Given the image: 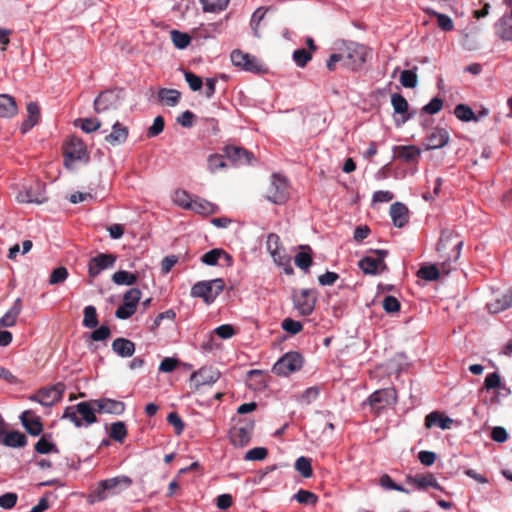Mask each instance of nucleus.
<instances>
[{
	"mask_svg": "<svg viewBox=\"0 0 512 512\" xmlns=\"http://www.w3.org/2000/svg\"><path fill=\"white\" fill-rule=\"evenodd\" d=\"M16 200L19 203H36L42 204L47 201L45 195V186L40 182L34 185L23 186V189L16 195Z\"/></svg>",
	"mask_w": 512,
	"mask_h": 512,
	"instance_id": "f8f14e48",
	"label": "nucleus"
},
{
	"mask_svg": "<svg viewBox=\"0 0 512 512\" xmlns=\"http://www.w3.org/2000/svg\"><path fill=\"white\" fill-rule=\"evenodd\" d=\"M141 297V291L138 288L129 289L123 297V304L120 305L115 315L119 319H128L130 318L137 309L138 302Z\"/></svg>",
	"mask_w": 512,
	"mask_h": 512,
	"instance_id": "ddd939ff",
	"label": "nucleus"
},
{
	"mask_svg": "<svg viewBox=\"0 0 512 512\" xmlns=\"http://www.w3.org/2000/svg\"><path fill=\"white\" fill-rule=\"evenodd\" d=\"M359 268L365 274H379L382 271L387 269L386 263L381 258H375L371 256H366L362 258L359 263Z\"/></svg>",
	"mask_w": 512,
	"mask_h": 512,
	"instance_id": "393cba45",
	"label": "nucleus"
},
{
	"mask_svg": "<svg viewBox=\"0 0 512 512\" xmlns=\"http://www.w3.org/2000/svg\"><path fill=\"white\" fill-rule=\"evenodd\" d=\"M27 119L23 121L21 125V132L25 134L28 132L32 127H34L39 119H40V108L37 103L35 102H29L27 104Z\"/></svg>",
	"mask_w": 512,
	"mask_h": 512,
	"instance_id": "7c9ffc66",
	"label": "nucleus"
},
{
	"mask_svg": "<svg viewBox=\"0 0 512 512\" xmlns=\"http://www.w3.org/2000/svg\"><path fill=\"white\" fill-rule=\"evenodd\" d=\"M495 34L503 41H512V17L504 14L494 24Z\"/></svg>",
	"mask_w": 512,
	"mask_h": 512,
	"instance_id": "bb28decb",
	"label": "nucleus"
},
{
	"mask_svg": "<svg viewBox=\"0 0 512 512\" xmlns=\"http://www.w3.org/2000/svg\"><path fill=\"white\" fill-rule=\"evenodd\" d=\"M441 273L444 274L441 263L439 267L437 265H423L417 271V276L426 281H435L439 278Z\"/></svg>",
	"mask_w": 512,
	"mask_h": 512,
	"instance_id": "e433bc0d",
	"label": "nucleus"
},
{
	"mask_svg": "<svg viewBox=\"0 0 512 512\" xmlns=\"http://www.w3.org/2000/svg\"><path fill=\"white\" fill-rule=\"evenodd\" d=\"M417 67H414L413 70H403L400 74V83L405 88H414L417 85V75L416 71Z\"/></svg>",
	"mask_w": 512,
	"mask_h": 512,
	"instance_id": "3c124183",
	"label": "nucleus"
},
{
	"mask_svg": "<svg viewBox=\"0 0 512 512\" xmlns=\"http://www.w3.org/2000/svg\"><path fill=\"white\" fill-rule=\"evenodd\" d=\"M341 55L345 56L342 60L343 65L351 70L357 69L365 62L363 46H349L343 52H341Z\"/></svg>",
	"mask_w": 512,
	"mask_h": 512,
	"instance_id": "f3484780",
	"label": "nucleus"
},
{
	"mask_svg": "<svg viewBox=\"0 0 512 512\" xmlns=\"http://www.w3.org/2000/svg\"><path fill=\"white\" fill-rule=\"evenodd\" d=\"M312 59L311 52L306 49H297L293 53V60L299 67H305L307 63Z\"/></svg>",
	"mask_w": 512,
	"mask_h": 512,
	"instance_id": "13d9d810",
	"label": "nucleus"
},
{
	"mask_svg": "<svg viewBox=\"0 0 512 512\" xmlns=\"http://www.w3.org/2000/svg\"><path fill=\"white\" fill-rule=\"evenodd\" d=\"M123 89H113L101 92L94 100V110L96 113H104L110 110H116L121 105L124 98Z\"/></svg>",
	"mask_w": 512,
	"mask_h": 512,
	"instance_id": "0eeeda50",
	"label": "nucleus"
},
{
	"mask_svg": "<svg viewBox=\"0 0 512 512\" xmlns=\"http://www.w3.org/2000/svg\"><path fill=\"white\" fill-rule=\"evenodd\" d=\"M450 136L446 129L435 128L425 138V147L427 150L439 149L447 145Z\"/></svg>",
	"mask_w": 512,
	"mask_h": 512,
	"instance_id": "aec40b11",
	"label": "nucleus"
},
{
	"mask_svg": "<svg viewBox=\"0 0 512 512\" xmlns=\"http://www.w3.org/2000/svg\"><path fill=\"white\" fill-rule=\"evenodd\" d=\"M220 372L212 367H203L197 372H193L190 376V381L194 384L195 388L204 385H211L220 378Z\"/></svg>",
	"mask_w": 512,
	"mask_h": 512,
	"instance_id": "6ab92c4d",
	"label": "nucleus"
},
{
	"mask_svg": "<svg viewBox=\"0 0 512 512\" xmlns=\"http://www.w3.org/2000/svg\"><path fill=\"white\" fill-rule=\"evenodd\" d=\"M390 216L393 221V224L402 228L409 222V210L401 202H395L390 207Z\"/></svg>",
	"mask_w": 512,
	"mask_h": 512,
	"instance_id": "a878e982",
	"label": "nucleus"
},
{
	"mask_svg": "<svg viewBox=\"0 0 512 512\" xmlns=\"http://www.w3.org/2000/svg\"><path fill=\"white\" fill-rule=\"evenodd\" d=\"M18 113L15 99L8 94L0 95V117L11 118Z\"/></svg>",
	"mask_w": 512,
	"mask_h": 512,
	"instance_id": "2f4dec72",
	"label": "nucleus"
},
{
	"mask_svg": "<svg viewBox=\"0 0 512 512\" xmlns=\"http://www.w3.org/2000/svg\"><path fill=\"white\" fill-rule=\"evenodd\" d=\"M294 499L300 504L315 505L318 501V496L311 491L300 489L294 495Z\"/></svg>",
	"mask_w": 512,
	"mask_h": 512,
	"instance_id": "09e8293b",
	"label": "nucleus"
},
{
	"mask_svg": "<svg viewBox=\"0 0 512 512\" xmlns=\"http://www.w3.org/2000/svg\"><path fill=\"white\" fill-rule=\"evenodd\" d=\"M64 165L71 168L76 161H85L89 155L84 142L75 136L69 138L63 146Z\"/></svg>",
	"mask_w": 512,
	"mask_h": 512,
	"instance_id": "20e7f679",
	"label": "nucleus"
},
{
	"mask_svg": "<svg viewBox=\"0 0 512 512\" xmlns=\"http://www.w3.org/2000/svg\"><path fill=\"white\" fill-rule=\"evenodd\" d=\"M138 276L125 270L117 271L112 276V281L117 285H133L137 282Z\"/></svg>",
	"mask_w": 512,
	"mask_h": 512,
	"instance_id": "79ce46f5",
	"label": "nucleus"
},
{
	"mask_svg": "<svg viewBox=\"0 0 512 512\" xmlns=\"http://www.w3.org/2000/svg\"><path fill=\"white\" fill-rule=\"evenodd\" d=\"M432 15L437 19V24L443 31H452L454 29V23L448 15L435 11L432 12Z\"/></svg>",
	"mask_w": 512,
	"mask_h": 512,
	"instance_id": "4d7b16f0",
	"label": "nucleus"
},
{
	"mask_svg": "<svg viewBox=\"0 0 512 512\" xmlns=\"http://www.w3.org/2000/svg\"><path fill=\"white\" fill-rule=\"evenodd\" d=\"M512 307V288L508 289L502 298H496L487 304V308L492 313H498Z\"/></svg>",
	"mask_w": 512,
	"mask_h": 512,
	"instance_id": "f704fd0d",
	"label": "nucleus"
},
{
	"mask_svg": "<svg viewBox=\"0 0 512 512\" xmlns=\"http://www.w3.org/2000/svg\"><path fill=\"white\" fill-rule=\"evenodd\" d=\"M94 404L97 407L98 413L121 415L125 411L124 402L110 398L94 399Z\"/></svg>",
	"mask_w": 512,
	"mask_h": 512,
	"instance_id": "412c9836",
	"label": "nucleus"
},
{
	"mask_svg": "<svg viewBox=\"0 0 512 512\" xmlns=\"http://www.w3.org/2000/svg\"><path fill=\"white\" fill-rule=\"evenodd\" d=\"M68 270L64 266H60L55 268L49 278V284L51 285H57L63 283L68 278Z\"/></svg>",
	"mask_w": 512,
	"mask_h": 512,
	"instance_id": "6e6d98bb",
	"label": "nucleus"
},
{
	"mask_svg": "<svg viewBox=\"0 0 512 512\" xmlns=\"http://www.w3.org/2000/svg\"><path fill=\"white\" fill-rule=\"evenodd\" d=\"M266 248L274 262L278 265H289V258L285 255V250L281 245L280 237L275 233H270L267 236ZM285 273L292 274L293 268L288 266L285 268Z\"/></svg>",
	"mask_w": 512,
	"mask_h": 512,
	"instance_id": "1a4fd4ad",
	"label": "nucleus"
},
{
	"mask_svg": "<svg viewBox=\"0 0 512 512\" xmlns=\"http://www.w3.org/2000/svg\"><path fill=\"white\" fill-rule=\"evenodd\" d=\"M224 156L228 158L232 164L240 166V165H248L252 162L254 155L249 150L233 145H227L223 149Z\"/></svg>",
	"mask_w": 512,
	"mask_h": 512,
	"instance_id": "dca6fc26",
	"label": "nucleus"
},
{
	"mask_svg": "<svg viewBox=\"0 0 512 512\" xmlns=\"http://www.w3.org/2000/svg\"><path fill=\"white\" fill-rule=\"evenodd\" d=\"M317 293L313 289H301L293 295V302L301 315L309 316L315 309Z\"/></svg>",
	"mask_w": 512,
	"mask_h": 512,
	"instance_id": "9d476101",
	"label": "nucleus"
},
{
	"mask_svg": "<svg viewBox=\"0 0 512 512\" xmlns=\"http://www.w3.org/2000/svg\"><path fill=\"white\" fill-rule=\"evenodd\" d=\"M204 12H220L227 8L230 0H199Z\"/></svg>",
	"mask_w": 512,
	"mask_h": 512,
	"instance_id": "c03bdc74",
	"label": "nucleus"
},
{
	"mask_svg": "<svg viewBox=\"0 0 512 512\" xmlns=\"http://www.w3.org/2000/svg\"><path fill=\"white\" fill-rule=\"evenodd\" d=\"M453 420L448 416H444L439 411H433L425 417V427L430 429L433 426H438L441 429H450Z\"/></svg>",
	"mask_w": 512,
	"mask_h": 512,
	"instance_id": "c85d7f7f",
	"label": "nucleus"
},
{
	"mask_svg": "<svg viewBox=\"0 0 512 512\" xmlns=\"http://www.w3.org/2000/svg\"><path fill=\"white\" fill-rule=\"evenodd\" d=\"M164 126H165L164 118L162 116H157L154 119L153 124L147 130V137L153 138V137L158 136L160 133L163 132Z\"/></svg>",
	"mask_w": 512,
	"mask_h": 512,
	"instance_id": "69168bd1",
	"label": "nucleus"
},
{
	"mask_svg": "<svg viewBox=\"0 0 512 512\" xmlns=\"http://www.w3.org/2000/svg\"><path fill=\"white\" fill-rule=\"evenodd\" d=\"M22 311V301L17 298L12 307L0 318V327H12Z\"/></svg>",
	"mask_w": 512,
	"mask_h": 512,
	"instance_id": "473e14b6",
	"label": "nucleus"
},
{
	"mask_svg": "<svg viewBox=\"0 0 512 512\" xmlns=\"http://www.w3.org/2000/svg\"><path fill=\"white\" fill-rule=\"evenodd\" d=\"M83 325L86 328H96L99 324L96 308L92 305L86 306L83 311Z\"/></svg>",
	"mask_w": 512,
	"mask_h": 512,
	"instance_id": "a18cd8bd",
	"label": "nucleus"
},
{
	"mask_svg": "<svg viewBox=\"0 0 512 512\" xmlns=\"http://www.w3.org/2000/svg\"><path fill=\"white\" fill-rule=\"evenodd\" d=\"M208 168L210 172L215 173L217 170L225 168L224 155L212 154L208 157Z\"/></svg>",
	"mask_w": 512,
	"mask_h": 512,
	"instance_id": "680f3d73",
	"label": "nucleus"
},
{
	"mask_svg": "<svg viewBox=\"0 0 512 512\" xmlns=\"http://www.w3.org/2000/svg\"><path fill=\"white\" fill-rule=\"evenodd\" d=\"M266 12H267V8L259 7L252 14V17L250 20V27L253 31L254 36L257 38L261 37V30H262L261 22L264 20Z\"/></svg>",
	"mask_w": 512,
	"mask_h": 512,
	"instance_id": "ea45409f",
	"label": "nucleus"
},
{
	"mask_svg": "<svg viewBox=\"0 0 512 512\" xmlns=\"http://www.w3.org/2000/svg\"><path fill=\"white\" fill-rule=\"evenodd\" d=\"M20 419L25 430L31 436H38L41 434L43 430V425L40 417L35 415L34 412L26 410L21 414Z\"/></svg>",
	"mask_w": 512,
	"mask_h": 512,
	"instance_id": "5701e85b",
	"label": "nucleus"
},
{
	"mask_svg": "<svg viewBox=\"0 0 512 512\" xmlns=\"http://www.w3.org/2000/svg\"><path fill=\"white\" fill-rule=\"evenodd\" d=\"M184 77L192 91H199L203 86L202 78L191 71H185Z\"/></svg>",
	"mask_w": 512,
	"mask_h": 512,
	"instance_id": "338daca9",
	"label": "nucleus"
},
{
	"mask_svg": "<svg viewBox=\"0 0 512 512\" xmlns=\"http://www.w3.org/2000/svg\"><path fill=\"white\" fill-rule=\"evenodd\" d=\"M36 452L40 454H48L51 452L58 453L56 445L47 440L46 435L42 436L35 444Z\"/></svg>",
	"mask_w": 512,
	"mask_h": 512,
	"instance_id": "603ef678",
	"label": "nucleus"
},
{
	"mask_svg": "<svg viewBox=\"0 0 512 512\" xmlns=\"http://www.w3.org/2000/svg\"><path fill=\"white\" fill-rule=\"evenodd\" d=\"M301 249L302 251L295 256V265L298 268L307 271L312 265V250L309 246H302Z\"/></svg>",
	"mask_w": 512,
	"mask_h": 512,
	"instance_id": "58836bf2",
	"label": "nucleus"
},
{
	"mask_svg": "<svg viewBox=\"0 0 512 512\" xmlns=\"http://www.w3.org/2000/svg\"><path fill=\"white\" fill-rule=\"evenodd\" d=\"M463 240L460 239L458 233L453 230L445 229L442 231L437 245V251L440 255L441 268L444 275H448L461 254Z\"/></svg>",
	"mask_w": 512,
	"mask_h": 512,
	"instance_id": "f257e3e1",
	"label": "nucleus"
},
{
	"mask_svg": "<svg viewBox=\"0 0 512 512\" xmlns=\"http://www.w3.org/2000/svg\"><path fill=\"white\" fill-rule=\"evenodd\" d=\"M127 436V428L124 422H115L111 424L109 437L114 441L123 443Z\"/></svg>",
	"mask_w": 512,
	"mask_h": 512,
	"instance_id": "37998d69",
	"label": "nucleus"
},
{
	"mask_svg": "<svg viewBox=\"0 0 512 512\" xmlns=\"http://www.w3.org/2000/svg\"><path fill=\"white\" fill-rule=\"evenodd\" d=\"M397 401V391L395 388H383L372 393L367 399L372 411L378 415L387 406L395 404Z\"/></svg>",
	"mask_w": 512,
	"mask_h": 512,
	"instance_id": "6e6552de",
	"label": "nucleus"
},
{
	"mask_svg": "<svg viewBox=\"0 0 512 512\" xmlns=\"http://www.w3.org/2000/svg\"><path fill=\"white\" fill-rule=\"evenodd\" d=\"M295 469L304 477L309 478L312 476L311 460L307 457L301 456L295 462Z\"/></svg>",
	"mask_w": 512,
	"mask_h": 512,
	"instance_id": "de8ad7c7",
	"label": "nucleus"
},
{
	"mask_svg": "<svg viewBox=\"0 0 512 512\" xmlns=\"http://www.w3.org/2000/svg\"><path fill=\"white\" fill-rule=\"evenodd\" d=\"M65 389V384L58 382L49 387L41 388L32 399L44 406H52L62 399Z\"/></svg>",
	"mask_w": 512,
	"mask_h": 512,
	"instance_id": "9b49d317",
	"label": "nucleus"
},
{
	"mask_svg": "<svg viewBox=\"0 0 512 512\" xmlns=\"http://www.w3.org/2000/svg\"><path fill=\"white\" fill-rule=\"evenodd\" d=\"M303 356L291 351L284 354L272 367V372L279 376H288L299 371L303 366Z\"/></svg>",
	"mask_w": 512,
	"mask_h": 512,
	"instance_id": "423d86ee",
	"label": "nucleus"
},
{
	"mask_svg": "<svg viewBox=\"0 0 512 512\" xmlns=\"http://www.w3.org/2000/svg\"><path fill=\"white\" fill-rule=\"evenodd\" d=\"M268 455V450L264 447H255L250 449L245 454V460L247 461H261L264 460Z\"/></svg>",
	"mask_w": 512,
	"mask_h": 512,
	"instance_id": "bf43d9fd",
	"label": "nucleus"
},
{
	"mask_svg": "<svg viewBox=\"0 0 512 512\" xmlns=\"http://www.w3.org/2000/svg\"><path fill=\"white\" fill-rule=\"evenodd\" d=\"M221 255H225L230 259V255L222 249H212L202 256V262L207 265H216Z\"/></svg>",
	"mask_w": 512,
	"mask_h": 512,
	"instance_id": "5fc2aeb1",
	"label": "nucleus"
},
{
	"mask_svg": "<svg viewBox=\"0 0 512 512\" xmlns=\"http://www.w3.org/2000/svg\"><path fill=\"white\" fill-rule=\"evenodd\" d=\"M159 99L167 106H176L181 99V93L175 89L162 88L158 92Z\"/></svg>",
	"mask_w": 512,
	"mask_h": 512,
	"instance_id": "4c0bfd02",
	"label": "nucleus"
},
{
	"mask_svg": "<svg viewBox=\"0 0 512 512\" xmlns=\"http://www.w3.org/2000/svg\"><path fill=\"white\" fill-rule=\"evenodd\" d=\"M254 428L255 421L253 419L240 420L229 432L232 445L237 448L247 446L252 439Z\"/></svg>",
	"mask_w": 512,
	"mask_h": 512,
	"instance_id": "39448f33",
	"label": "nucleus"
},
{
	"mask_svg": "<svg viewBox=\"0 0 512 512\" xmlns=\"http://www.w3.org/2000/svg\"><path fill=\"white\" fill-rule=\"evenodd\" d=\"M133 484V480L126 475H119L105 479L97 484V487L89 494V503H95L107 499L109 496L120 494Z\"/></svg>",
	"mask_w": 512,
	"mask_h": 512,
	"instance_id": "f03ea898",
	"label": "nucleus"
},
{
	"mask_svg": "<svg viewBox=\"0 0 512 512\" xmlns=\"http://www.w3.org/2000/svg\"><path fill=\"white\" fill-rule=\"evenodd\" d=\"M282 329L286 332L295 335L302 331L303 325L300 321L293 320L291 318H285L282 321Z\"/></svg>",
	"mask_w": 512,
	"mask_h": 512,
	"instance_id": "052dcab7",
	"label": "nucleus"
},
{
	"mask_svg": "<svg viewBox=\"0 0 512 512\" xmlns=\"http://www.w3.org/2000/svg\"><path fill=\"white\" fill-rule=\"evenodd\" d=\"M383 309L387 312V313H395V312H398L400 310V302L397 300V298H395L394 296H386L383 300Z\"/></svg>",
	"mask_w": 512,
	"mask_h": 512,
	"instance_id": "774afa93",
	"label": "nucleus"
},
{
	"mask_svg": "<svg viewBox=\"0 0 512 512\" xmlns=\"http://www.w3.org/2000/svg\"><path fill=\"white\" fill-rule=\"evenodd\" d=\"M75 409L80 415L79 418L82 419V426H89L98 421L95 415L97 407L94 404V399L76 404Z\"/></svg>",
	"mask_w": 512,
	"mask_h": 512,
	"instance_id": "4be33fe9",
	"label": "nucleus"
},
{
	"mask_svg": "<svg viewBox=\"0 0 512 512\" xmlns=\"http://www.w3.org/2000/svg\"><path fill=\"white\" fill-rule=\"evenodd\" d=\"M115 262L116 256L113 254L100 253L92 257L88 262L89 283H92L103 270L113 267Z\"/></svg>",
	"mask_w": 512,
	"mask_h": 512,
	"instance_id": "2eb2a0df",
	"label": "nucleus"
},
{
	"mask_svg": "<svg viewBox=\"0 0 512 512\" xmlns=\"http://www.w3.org/2000/svg\"><path fill=\"white\" fill-rule=\"evenodd\" d=\"M395 156L405 162H414L420 156V150L414 145L395 146Z\"/></svg>",
	"mask_w": 512,
	"mask_h": 512,
	"instance_id": "72a5a7b5",
	"label": "nucleus"
},
{
	"mask_svg": "<svg viewBox=\"0 0 512 512\" xmlns=\"http://www.w3.org/2000/svg\"><path fill=\"white\" fill-rule=\"evenodd\" d=\"M111 347L117 355L124 358L131 357L135 352L134 342L122 337L116 338Z\"/></svg>",
	"mask_w": 512,
	"mask_h": 512,
	"instance_id": "c756f323",
	"label": "nucleus"
},
{
	"mask_svg": "<svg viewBox=\"0 0 512 512\" xmlns=\"http://www.w3.org/2000/svg\"><path fill=\"white\" fill-rule=\"evenodd\" d=\"M180 206L184 209L192 210L195 213L204 216L212 215L219 211V207L216 204L199 197H195L193 200H190L189 202L181 201Z\"/></svg>",
	"mask_w": 512,
	"mask_h": 512,
	"instance_id": "a211bd4d",
	"label": "nucleus"
},
{
	"mask_svg": "<svg viewBox=\"0 0 512 512\" xmlns=\"http://www.w3.org/2000/svg\"><path fill=\"white\" fill-rule=\"evenodd\" d=\"M391 104L394 112L397 114H405L408 111L409 105L407 100L401 94L394 93L391 96Z\"/></svg>",
	"mask_w": 512,
	"mask_h": 512,
	"instance_id": "8fccbe9b",
	"label": "nucleus"
},
{
	"mask_svg": "<svg viewBox=\"0 0 512 512\" xmlns=\"http://www.w3.org/2000/svg\"><path fill=\"white\" fill-rule=\"evenodd\" d=\"M8 447H24L27 444V437L19 431L4 433L1 442Z\"/></svg>",
	"mask_w": 512,
	"mask_h": 512,
	"instance_id": "c9c22d12",
	"label": "nucleus"
},
{
	"mask_svg": "<svg viewBox=\"0 0 512 512\" xmlns=\"http://www.w3.org/2000/svg\"><path fill=\"white\" fill-rule=\"evenodd\" d=\"M455 116L464 122L469 121H478V117L475 115L474 111L466 104H458L454 109Z\"/></svg>",
	"mask_w": 512,
	"mask_h": 512,
	"instance_id": "a19ab883",
	"label": "nucleus"
},
{
	"mask_svg": "<svg viewBox=\"0 0 512 512\" xmlns=\"http://www.w3.org/2000/svg\"><path fill=\"white\" fill-rule=\"evenodd\" d=\"M171 40L178 49H185L191 42V37L185 32L172 30L170 32Z\"/></svg>",
	"mask_w": 512,
	"mask_h": 512,
	"instance_id": "49530a36",
	"label": "nucleus"
},
{
	"mask_svg": "<svg viewBox=\"0 0 512 512\" xmlns=\"http://www.w3.org/2000/svg\"><path fill=\"white\" fill-rule=\"evenodd\" d=\"M319 394L320 388L318 386L309 387L301 394L299 401L304 404H310L318 398Z\"/></svg>",
	"mask_w": 512,
	"mask_h": 512,
	"instance_id": "0e129e2a",
	"label": "nucleus"
},
{
	"mask_svg": "<svg viewBox=\"0 0 512 512\" xmlns=\"http://www.w3.org/2000/svg\"><path fill=\"white\" fill-rule=\"evenodd\" d=\"M129 135L128 128L116 121L112 126V132L105 136V141L111 146L123 144Z\"/></svg>",
	"mask_w": 512,
	"mask_h": 512,
	"instance_id": "cd10ccee",
	"label": "nucleus"
},
{
	"mask_svg": "<svg viewBox=\"0 0 512 512\" xmlns=\"http://www.w3.org/2000/svg\"><path fill=\"white\" fill-rule=\"evenodd\" d=\"M225 283L221 278L210 281H199L191 288V296L202 298L205 303L211 304L224 290Z\"/></svg>",
	"mask_w": 512,
	"mask_h": 512,
	"instance_id": "7ed1b4c3",
	"label": "nucleus"
},
{
	"mask_svg": "<svg viewBox=\"0 0 512 512\" xmlns=\"http://www.w3.org/2000/svg\"><path fill=\"white\" fill-rule=\"evenodd\" d=\"M379 481H380V485L384 489L396 490V491L407 493V494L409 493V491L407 489H405L403 486L396 484L388 474H383L380 477Z\"/></svg>",
	"mask_w": 512,
	"mask_h": 512,
	"instance_id": "e2e57ef3",
	"label": "nucleus"
},
{
	"mask_svg": "<svg viewBox=\"0 0 512 512\" xmlns=\"http://www.w3.org/2000/svg\"><path fill=\"white\" fill-rule=\"evenodd\" d=\"M78 123H80V128L86 133L97 131L101 127V122L97 118L78 119L75 124L78 125Z\"/></svg>",
	"mask_w": 512,
	"mask_h": 512,
	"instance_id": "864d4df0",
	"label": "nucleus"
},
{
	"mask_svg": "<svg viewBox=\"0 0 512 512\" xmlns=\"http://www.w3.org/2000/svg\"><path fill=\"white\" fill-rule=\"evenodd\" d=\"M288 184L285 178L274 174L267 192V199L274 204H284L288 199Z\"/></svg>",
	"mask_w": 512,
	"mask_h": 512,
	"instance_id": "4468645a",
	"label": "nucleus"
},
{
	"mask_svg": "<svg viewBox=\"0 0 512 512\" xmlns=\"http://www.w3.org/2000/svg\"><path fill=\"white\" fill-rule=\"evenodd\" d=\"M406 481L407 483L414 485L419 490L427 489L429 487L438 490L442 489L435 476L429 472L425 474H417L415 476L408 475L406 477Z\"/></svg>",
	"mask_w": 512,
	"mask_h": 512,
	"instance_id": "b1692460",
	"label": "nucleus"
}]
</instances>
